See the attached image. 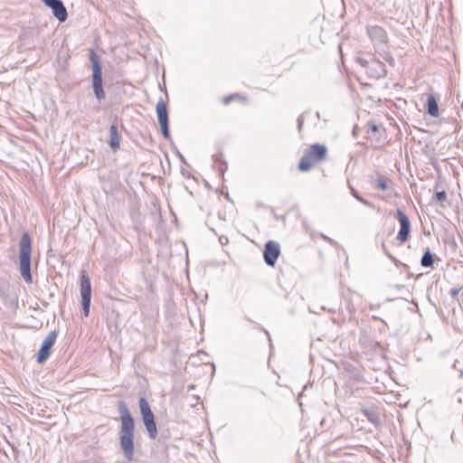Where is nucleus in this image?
<instances>
[{"label":"nucleus","mask_w":463,"mask_h":463,"mask_svg":"<svg viewBox=\"0 0 463 463\" xmlns=\"http://www.w3.org/2000/svg\"><path fill=\"white\" fill-rule=\"evenodd\" d=\"M120 429H119V445L123 451L124 457L128 460H132L134 456V434L135 422L126 403L119 401L118 403Z\"/></svg>","instance_id":"obj_1"},{"label":"nucleus","mask_w":463,"mask_h":463,"mask_svg":"<svg viewBox=\"0 0 463 463\" xmlns=\"http://www.w3.org/2000/svg\"><path fill=\"white\" fill-rule=\"evenodd\" d=\"M32 252L33 240L28 232H24L18 243L17 269L23 279L28 284L33 282Z\"/></svg>","instance_id":"obj_2"},{"label":"nucleus","mask_w":463,"mask_h":463,"mask_svg":"<svg viewBox=\"0 0 463 463\" xmlns=\"http://www.w3.org/2000/svg\"><path fill=\"white\" fill-rule=\"evenodd\" d=\"M327 156L325 145L314 144L307 148L298 163V169L302 172L311 170L317 163L324 161Z\"/></svg>","instance_id":"obj_3"},{"label":"nucleus","mask_w":463,"mask_h":463,"mask_svg":"<svg viewBox=\"0 0 463 463\" xmlns=\"http://www.w3.org/2000/svg\"><path fill=\"white\" fill-rule=\"evenodd\" d=\"M92 68V88L99 101L105 99L102 83V69L97 53L91 50L90 54Z\"/></svg>","instance_id":"obj_4"},{"label":"nucleus","mask_w":463,"mask_h":463,"mask_svg":"<svg viewBox=\"0 0 463 463\" xmlns=\"http://www.w3.org/2000/svg\"><path fill=\"white\" fill-rule=\"evenodd\" d=\"M367 35L373 44L376 52H384L389 49L386 31L378 25H370L366 29Z\"/></svg>","instance_id":"obj_5"},{"label":"nucleus","mask_w":463,"mask_h":463,"mask_svg":"<svg viewBox=\"0 0 463 463\" xmlns=\"http://www.w3.org/2000/svg\"><path fill=\"white\" fill-rule=\"evenodd\" d=\"M80 297L82 311L87 317L90 313L91 300V285L89 276L84 271L80 275Z\"/></svg>","instance_id":"obj_6"},{"label":"nucleus","mask_w":463,"mask_h":463,"mask_svg":"<svg viewBox=\"0 0 463 463\" xmlns=\"http://www.w3.org/2000/svg\"><path fill=\"white\" fill-rule=\"evenodd\" d=\"M156 114L158 123L161 127V131L165 138H170L169 128H168V112L166 105L161 98L156 103Z\"/></svg>","instance_id":"obj_7"},{"label":"nucleus","mask_w":463,"mask_h":463,"mask_svg":"<svg viewBox=\"0 0 463 463\" xmlns=\"http://www.w3.org/2000/svg\"><path fill=\"white\" fill-rule=\"evenodd\" d=\"M56 338L57 332L55 330L51 331L49 335L45 337L37 354L38 363L42 364L48 359L51 349L52 348L56 342Z\"/></svg>","instance_id":"obj_8"},{"label":"nucleus","mask_w":463,"mask_h":463,"mask_svg":"<svg viewBox=\"0 0 463 463\" xmlns=\"http://www.w3.org/2000/svg\"><path fill=\"white\" fill-rule=\"evenodd\" d=\"M280 254L279 244L269 241L265 244L263 258L267 265L273 267Z\"/></svg>","instance_id":"obj_9"},{"label":"nucleus","mask_w":463,"mask_h":463,"mask_svg":"<svg viewBox=\"0 0 463 463\" xmlns=\"http://www.w3.org/2000/svg\"><path fill=\"white\" fill-rule=\"evenodd\" d=\"M396 217L400 222L401 228L397 235V240L401 242H405L411 232V222L407 215L400 209L397 210Z\"/></svg>","instance_id":"obj_10"},{"label":"nucleus","mask_w":463,"mask_h":463,"mask_svg":"<svg viewBox=\"0 0 463 463\" xmlns=\"http://www.w3.org/2000/svg\"><path fill=\"white\" fill-rule=\"evenodd\" d=\"M44 5L52 9V14L60 22H64L68 17L67 10L61 0H42Z\"/></svg>","instance_id":"obj_11"},{"label":"nucleus","mask_w":463,"mask_h":463,"mask_svg":"<svg viewBox=\"0 0 463 463\" xmlns=\"http://www.w3.org/2000/svg\"><path fill=\"white\" fill-rule=\"evenodd\" d=\"M367 73L374 79L383 78L387 74L385 64L378 60L373 59Z\"/></svg>","instance_id":"obj_12"},{"label":"nucleus","mask_w":463,"mask_h":463,"mask_svg":"<svg viewBox=\"0 0 463 463\" xmlns=\"http://www.w3.org/2000/svg\"><path fill=\"white\" fill-rule=\"evenodd\" d=\"M367 128L368 129L366 131V134L368 137L371 139H374L375 141L380 143L383 139V135L385 132L384 128H383L382 126H378L373 122H368Z\"/></svg>","instance_id":"obj_13"},{"label":"nucleus","mask_w":463,"mask_h":463,"mask_svg":"<svg viewBox=\"0 0 463 463\" xmlns=\"http://www.w3.org/2000/svg\"><path fill=\"white\" fill-rule=\"evenodd\" d=\"M144 425L151 439H155L157 435L156 424L155 421L154 413L142 415Z\"/></svg>","instance_id":"obj_14"},{"label":"nucleus","mask_w":463,"mask_h":463,"mask_svg":"<svg viewBox=\"0 0 463 463\" xmlns=\"http://www.w3.org/2000/svg\"><path fill=\"white\" fill-rule=\"evenodd\" d=\"M109 146L112 150L116 151L120 145V136L118 131V128L116 125H111L109 128Z\"/></svg>","instance_id":"obj_15"},{"label":"nucleus","mask_w":463,"mask_h":463,"mask_svg":"<svg viewBox=\"0 0 463 463\" xmlns=\"http://www.w3.org/2000/svg\"><path fill=\"white\" fill-rule=\"evenodd\" d=\"M428 113L432 117H438L439 116V106L435 99V98L432 95H430L428 97Z\"/></svg>","instance_id":"obj_16"},{"label":"nucleus","mask_w":463,"mask_h":463,"mask_svg":"<svg viewBox=\"0 0 463 463\" xmlns=\"http://www.w3.org/2000/svg\"><path fill=\"white\" fill-rule=\"evenodd\" d=\"M434 259L430 250L428 249L421 257L420 264L424 268H430L433 265Z\"/></svg>","instance_id":"obj_17"},{"label":"nucleus","mask_w":463,"mask_h":463,"mask_svg":"<svg viewBox=\"0 0 463 463\" xmlns=\"http://www.w3.org/2000/svg\"><path fill=\"white\" fill-rule=\"evenodd\" d=\"M139 409L141 415L152 413L149 403L144 397L139 399Z\"/></svg>","instance_id":"obj_18"},{"label":"nucleus","mask_w":463,"mask_h":463,"mask_svg":"<svg viewBox=\"0 0 463 463\" xmlns=\"http://www.w3.org/2000/svg\"><path fill=\"white\" fill-rule=\"evenodd\" d=\"M375 188L381 191H385L389 188L388 181L384 177H380L376 180Z\"/></svg>","instance_id":"obj_19"},{"label":"nucleus","mask_w":463,"mask_h":463,"mask_svg":"<svg viewBox=\"0 0 463 463\" xmlns=\"http://www.w3.org/2000/svg\"><path fill=\"white\" fill-rule=\"evenodd\" d=\"M351 189V194L352 195L357 199L359 202H361L363 204L366 205V206H369V207H373V204L372 203L368 202L367 200L364 199L363 197H361V195L358 194L357 191L355 189H354L353 187H350Z\"/></svg>","instance_id":"obj_20"},{"label":"nucleus","mask_w":463,"mask_h":463,"mask_svg":"<svg viewBox=\"0 0 463 463\" xmlns=\"http://www.w3.org/2000/svg\"><path fill=\"white\" fill-rule=\"evenodd\" d=\"M386 61H388L391 64H393L394 59L391 55V53L388 52V49H385L384 52H378Z\"/></svg>","instance_id":"obj_21"},{"label":"nucleus","mask_w":463,"mask_h":463,"mask_svg":"<svg viewBox=\"0 0 463 463\" xmlns=\"http://www.w3.org/2000/svg\"><path fill=\"white\" fill-rule=\"evenodd\" d=\"M356 61L359 65H361L363 68H365L366 71H368V68L371 64V61L363 58V57H357L356 58Z\"/></svg>","instance_id":"obj_22"},{"label":"nucleus","mask_w":463,"mask_h":463,"mask_svg":"<svg viewBox=\"0 0 463 463\" xmlns=\"http://www.w3.org/2000/svg\"><path fill=\"white\" fill-rule=\"evenodd\" d=\"M434 196L436 200L440 203H443L447 200V194L445 191L437 192Z\"/></svg>","instance_id":"obj_23"},{"label":"nucleus","mask_w":463,"mask_h":463,"mask_svg":"<svg viewBox=\"0 0 463 463\" xmlns=\"http://www.w3.org/2000/svg\"><path fill=\"white\" fill-rule=\"evenodd\" d=\"M364 414L367 416L368 420L373 423L378 422V418L373 412H369L368 411H364Z\"/></svg>","instance_id":"obj_24"},{"label":"nucleus","mask_w":463,"mask_h":463,"mask_svg":"<svg viewBox=\"0 0 463 463\" xmlns=\"http://www.w3.org/2000/svg\"><path fill=\"white\" fill-rule=\"evenodd\" d=\"M236 97H238V95L232 94V95H230V96H228V97L224 98V99H223L224 104H229V103H230V101H231L232 99H233L234 98H236Z\"/></svg>","instance_id":"obj_25"},{"label":"nucleus","mask_w":463,"mask_h":463,"mask_svg":"<svg viewBox=\"0 0 463 463\" xmlns=\"http://www.w3.org/2000/svg\"><path fill=\"white\" fill-rule=\"evenodd\" d=\"M302 126H303V118H302V116H300L298 118V130L301 131L302 129Z\"/></svg>","instance_id":"obj_26"},{"label":"nucleus","mask_w":463,"mask_h":463,"mask_svg":"<svg viewBox=\"0 0 463 463\" xmlns=\"http://www.w3.org/2000/svg\"><path fill=\"white\" fill-rule=\"evenodd\" d=\"M459 289L458 288H453L451 289V296H457L458 294Z\"/></svg>","instance_id":"obj_27"},{"label":"nucleus","mask_w":463,"mask_h":463,"mask_svg":"<svg viewBox=\"0 0 463 463\" xmlns=\"http://www.w3.org/2000/svg\"><path fill=\"white\" fill-rule=\"evenodd\" d=\"M16 304H17V301H16V299H15V298H12V299L10 300V306H11V307H14V306H16Z\"/></svg>","instance_id":"obj_28"},{"label":"nucleus","mask_w":463,"mask_h":463,"mask_svg":"<svg viewBox=\"0 0 463 463\" xmlns=\"http://www.w3.org/2000/svg\"><path fill=\"white\" fill-rule=\"evenodd\" d=\"M385 253H386V255H387L391 260H393V259H394V258H393V257H392L389 252H387L386 250H385Z\"/></svg>","instance_id":"obj_29"}]
</instances>
